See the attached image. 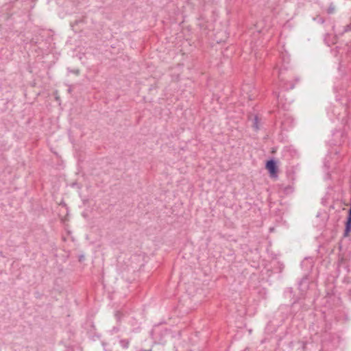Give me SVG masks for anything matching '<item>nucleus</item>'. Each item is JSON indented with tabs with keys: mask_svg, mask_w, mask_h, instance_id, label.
I'll return each mask as SVG.
<instances>
[{
	"mask_svg": "<svg viewBox=\"0 0 351 351\" xmlns=\"http://www.w3.org/2000/svg\"><path fill=\"white\" fill-rule=\"evenodd\" d=\"M119 343L123 348L127 349L130 345V340L129 339H121L119 341Z\"/></svg>",
	"mask_w": 351,
	"mask_h": 351,
	"instance_id": "7ed1b4c3",
	"label": "nucleus"
},
{
	"mask_svg": "<svg viewBox=\"0 0 351 351\" xmlns=\"http://www.w3.org/2000/svg\"><path fill=\"white\" fill-rule=\"evenodd\" d=\"M78 259H79V261H80V262L83 261L84 260V255H80V256H79Z\"/></svg>",
	"mask_w": 351,
	"mask_h": 351,
	"instance_id": "9d476101",
	"label": "nucleus"
},
{
	"mask_svg": "<svg viewBox=\"0 0 351 351\" xmlns=\"http://www.w3.org/2000/svg\"><path fill=\"white\" fill-rule=\"evenodd\" d=\"M351 232V224L345 223L343 237H346Z\"/></svg>",
	"mask_w": 351,
	"mask_h": 351,
	"instance_id": "f03ea898",
	"label": "nucleus"
},
{
	"mask_svg": "<svg viewBox=\"0 0 351 351\" xmlns=\"http://www.w3.org/2000/svg\"><path fill=\"white\" fill-rule=\"evenodd\" d=\"M349 31H351V24L347 25L344 27V30L342 34L349 32Z\"/></svg>",
	"mask_w": 351,
	"mask_h": 351,
	"instance_id": "0eeeda50",
	"label": "nucleus"
},
{
	"mask_svg": "<svg viewBox=\"0 0 351 351\" xmlns=\"http://www.w3.org/2000/svg\"><path fill=\"white\" fill-rule=\"evenodd\" d=\"M335 11V7L334 5L331 3L330 5V6L328 7V10H327V13L330 14H332Z\"/></svg>",
	"mask_w": 351,
	"mask_h": 351,
	"instance_id": "20e7f679",
	"label": "nucleus"
},
{
	"mask_svg": "<svg viewBox=\"0 0 351 351\" xmlns=\"http://www.w3.org/2000/svg\"><path fill=\"white\" fill-rule=\"evenodd\" d=\"M345 223L351 224V213L349 212H348V216Z\"/></svg>",
	"mask_w": 351,
	"mask_h": 351,
	"instance_id": "423d86ee",
	"label": "nucleus"
},
{
	"mask_svg": "<svg viewBox=\"0 0 351 351\" xmlns=\"http://www.w3.org/2000/svg\"><path fill=\"white\" fill-rule=\"evenodd\" d=\"M258 117L257 116H255L254 117V127L257 130L258 129Z\"/></svg>",
	"mask_w": 351,
	"mask_h": 351,
	"instance_id": "6e6552de",
	"label": "nucleus"
},
{
	"mask_svg": "<svg viewBox=\"0 0 351 351\" xmlns=\"http://www.w3.org/2000/svg\"><path fill=\"white\" fill-rule=\"evenodd\" d=\"M265 168L268 171L270 177H277L278 167L277 165V161L274 158L267 160L265 163Z\"/></svg>",
	"mask_w": 351,
	"mask_h": 351,
	"instance_id": "f257e3e1",
	"label": "nucleus"
},
{
	"mask_svg": "<svg viewBox=\"0 0 351 351\" xmlns=\"http://www.w3.org/2000/svg\"><path fill=\"white\" fill-rule=\"evenodd\" d=\"M292 190H293V188L291 186H288L285 187V191L287 193H288L289 191H292Z\"/></svg>",
	"mask_w": 351,
	"mask_h": 351,
	"instance_id": "1a4fd4ad",
	"label": "nucleus"
},
{
	"mask_svg": "<svg viewBox=\"0 0 351 351\" xmlns=\"http://www.w3.org/2000/svg\"><path fill=\"white\" fill-rule=\"evenodd\" d=\"M315 21L317 20V21L322 24H323L325 22V20L323 17L317 16L316 18L313 19Z\"/></svg>",
	"mask_w": 351,
	"mask_h": 351,
	"instance_id": "39448f33",
	"label": "nucleus"
}]
</instances>
